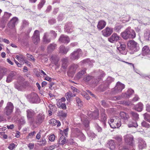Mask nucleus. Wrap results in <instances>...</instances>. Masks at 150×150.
<instances>
[{
    "mask_svg": "<svg viewBox=\"0 0 150 150\" xmlns=\"http://www.w3.org/2000/svg\"><path fill=\"white\" fill-rule=\"evenodd\" d=\"M15 113L16 115H20L21 113V112L18 108H16Z\"/></svg>",
    "mask_w": 150,
    "mask_h": 150,
    "instance_id": "61",
    "label": "nucleus"
},
{
    "mask_svg": "<svg viewBox=\"0 0 150 150\" xmlns=\"http://www.w3.org/2000/svg\"><path fill=\"white\" fill-rule=\"evenodd\" d=\"M57 105L59 108L64 110L66 109V106L65 103L61 102L60 100H58Z\"/></svg>",
    "mask_w": 150,
    "mask_h": 150,
    "instance_id": "37",
    "label": "nucleus"
},
{
    "mask_svg": "<svg viewBox=\"0 0 150 150\" xmlns=\"http://www.w3.org/2000/svg\"><path fill=\"white\" fill-rule=\"evenodd\" d=\"M40 143L39 144L42 146L45 145L47 143V142L45 138H42V140L40 141Z\"/></svg>",
    "mask_w": 150,
    "mask_h": 150,
    "instance_id": "55",
    "label": "nucleus"
},
{
    "mask_svg": "<svg viewBox=\"0 0 150 150\" xmlns=\"http://www.w3.org/2000/svg\"><path fill=\"white\" fill-rule=\"evenodd\" d=\"M130 114L131 115L132 119L135 121H136L139 119V115L137 113L133 111H131Z\"/></svg>",
    "mask_w": 150,
    "mask_h": 150,
    "instance_id": "40",
    "label": "nucleus"
},
{
    "mask_svg": "<svg viewBox=\"0 0 150 150\" xmlns=\"http://www.w3.org/2000/svg\"><path fill=\"white\" fill-rule=\"evenodd\" d=\"M120 38V37L116 33H114L108 38V40L110 42L113 43L119 40Z\"/></svg>",
    "mask_w": 150,
    "mask_h": 150,
    "instance_id": "16",
    "label": "nucleus"
},
{
    "mask_svg": "<svg viewBox=\"0 0 150 150\" xmlns=\"http://www.w3.org/2000/svg\"><path fill=\"white\" fill-rule=\"evenodd\" d=\"M56 146V145L55 144L46 146L44 147L43 150H52L54 149Z\"/></svg>",
    "mask_w": 150,
    "mask_h": 150,
    "instance_id": "44",
    "label": "nucleus"
},
{
    "mask_svg": "<svg viewBox=\"0 0 150 150\" xmlns=\"http://www.w3.org/2000/svg\"><path fill=\"white\" fill-rule=\"evenodd\" d=\"M26 122L24 117H21L20 119V123L21 124L23 125Z\"/></svg>",
    "mask_w": 150,
    "mask_h": 150,
    "instance_id": "56",
    "label": "nucleus"
},
{
    "mask_svg": "<svg viewBox=\"0 0 150 150\" xmlns=\"http://www.w3.org/2000/svg\"><path fill=\"white\" fill-rule=\"evenodd\" d=\"M134 92V91L131 89H129L127 91L126 93L122 94L124 97L126 98H129Z\"/></svg>",
    "mask_w": 150,
    "mask_h": 150,
    "instance_id": "32",
    "label": "nucleus"
},
{
    "mask_svg": "<svg viewBox=\"0 0 150 150\" xmlns=\"http://www.w3.org/2000/svg\"><path fill=\"white\" fill-rule=\"evenodd\" d=\"M18 19L17 17L13 18L8 23V27L11 29H13L15 27L16 25L18 23Z\"/></svg>",
    "mask_w": 150,
    "mask_h": 150,
    "instance_id": "15",
    "label": "nucleus"
},
{
    "mask_svg": "<svg viewBox=\"0 0 150 150\" xmlns=\"http://www.w3.org/2000/svg\"><path fill=\"white\" fill-rule=\"evenodd\" d=\"M73 134L74 136L78 137L82 141H84L86 139V137L84 134L77 128L74 129Z\"/></svg>",
    "mask_w": 150,
    "mask_h": 150,
    "instance_id": "9",
    "label": "nucleus"
},
{
    "mask_svg": "<svg viewBox=\"0 0 150 150\" xmlns=\"http://www.w3.org/2000/svg\"><path fill=\"white\" fill-rule=\"evenodd\" d=\"M87 115L88 116L92 119H97L99 117V111L98 110H95L94 112L90 111L88 112Z\"/></svg>",
    "mask_w": 150,
    "mask_h": 150,
    "instance_id": "13",
    "label": "nucleus"
},
{
    "mask_svg": "<svg viewBox=\"0 0 150 150\" xmlns=\"http://www.w3.org/2000/svg\"><path fill=\"white\" fill-rule=\"evenodd\" d=\"M69 50V48L68 47H65L64 46H61L59 47V52L60 53L64 54H67V52Z\"/></svg>",
    "mask_w": 150,
    "mask_h": 150,
    "instance_id": "28",
    "label": "nucleus"
},
{
    "mask_svg": "<svg viewBox=\"0 0 150 150\" xmlns=\"http://www.w3.org/2000/svg\"><path fill=\"white\" fill-rule=\"evenodd\" d=\"M143 107V104L141 103H139L135 106L134 109L138 112H141L142 110Z\"/></svg>",
    "mask_w": 150,
    "mask_h": 150,
    "instance_id": "35",
    "label": "nucleus"
},
{
    "mask_svg": "<svg viewBox=\"0 0 150 150\" xmlns=\"http://www.w3.org/2000/svg\"><path fill=\"white\" fill-rule=\"evenodd\" d=\"M4 75V70L2 69H0V80L2 79Z\"/></svg>",
    "mask_w": 150,
    "mask_h": 150,
    "instance_id": "60",
    "label": "nucleus"
},
{
    "mask_svg": "<svg viewBox=\"0 0 150 150\" xmlns=\"http://www.w3.org/2000/svg\"><path fill=\"white\" fill-rule=\"evenodd\" d=\"M26 116L28 120L30 123L33 122L35 113L31 109H27L26 111Z\"/></svg>",
    "mask_w": 150,
    "mask_h": 150,
    "instance_id": "8",
    "label": "nucleus"
},
{
    "mask_svg": "<svg viewBox=\"0 0 150 150\" xmlns=\"http://www.w3.org/2000/svg\"><path fill=\"white\" fill-rule=\"evenodd\" d=\"M93 78V77L92 76L87 75H86L84 77L83 80L85 82L87 83L91 80Z\"/></svg>",
    "mask_w": 150,
    "mask_h": 150,
    "instance_id": "43",
    "label": "nucleus"
},
{
    "mask_svg": "<svg viewBox=\"0 0 150 150\" xmlns=\"http://www.w3.org/2000/svg\"><path fill=\"white\" fill-rule=\"evenodd\" d=\"M59 142L62 145L65 144L66 142V139L64 136H62L59 139Z\"/></svg>",
    "mask_w": 150,
    "mask_h": 150,
    "instance_id": "47",
    "label": "nucleus"
},
{
    "mask_svg": "<svg viewBox=\"0 0 150 150\" xmlns=\"http://www.w3.org/2000/svg\"><path fill=\"white\" fill-rule=\"evenodd\" d=\"M138 148L140 149H142L146 146V144L145 142L142 138L139 139Z\"/></svg>",
    "mask_w": 150,
    "mask_h": 150,
    "instance_id": "22",
    "label": "nucleus"
},
{
    "mask_svg": "<svg viewBox=\"0 0 150 150\" xmlns=\"http://www.w3.org/2000/svg\"><path fill=\"white\" fill-rule=\"evenodd\" d=\"M49 36H50L52 37V38L55 39L57 36V34L55 33L54 31L53 30H51L50 32V33L49 34H48Z\"/></svg>",
    "mask_w": 150,
    "mask_h": 150,
    "instance_id": "49",
    "label": "nucleus"
},
{
    "mask_svg": "<svg viewBox=\"0 0 150 150\" xmlns=\"http://www.w3.org/2000/svg\"><path fill=\"white\" fill-rule=\"evenodd\" d=\"M125 87V86L124 84L118 82L117 83L115 86L112 89V93L113 94H116L121 92L124 88Z\"/></svg>",
    "mask_w": 150,
    "mask_h": 150,
    "instance_id": "7",
    "label": "nucleus"
},
{
    "mask_svg": "<svg viewBox=\"0 0 150 150\" xmlns=\"http://www.w3.org/2000/svg\"><path fill=\"white\" fill-rule=\"evenodd\" d=\"M30 101L33 103H38L40 101V99L38 95L35 93H32L30 95Z\"/></svg>",
    "mask_w": 150,
    "mask_h": 150,
    "instance_id": "12",
    "label": "nucleus"
},
{
    "mask_svg": "<svg viewBox=\"0 0 150 150\" xmlns=\"http://www.w3.org/2000/svg\"><path fill=\"white\" fill-rule=\"evenodd\" d=\"M143 116L145 120L150 123V114L145 113L143 115Z\"/></svg>",
    "mask_w": 150,
    "mask_h": 150,
    "instance_id": "46",
    "label": "nucleus"
},
{
    "mask_svg": "<svg viewBox=\"0 0 150 150\" xmlns=\"http://www.w3.org/2000/svg\"><path fill=\"white\" fill-rule=\"evenodd\" d=\"M81 121L82 122L83 125L86 127L89 126V122L86 116L83 115L81 117Z\"/></svg>",
    "mask_w": 150,
    "mask_h": 150,
    "instance_id": "26",
    "label": "nucleus"
},
{
    "mask_svg": "<svg viewBox=\"0 0 150 150\" xmlns=\"http://www.w3.org/2000/svg\"><path fill=\"white\" fill-rule=\"evenodd\" d=\"M108 123L112 128H118L121 125L120 120L118 117H113L110 119Z\"/></svg>",
    "mask_w": 150,
    "mask_h": 150,
    "instance_id": "2",
    "label": "nucleus"
},
{
    "mask_svg": "<svg viewBox=\"0 0 150 150\" xmlns=\"http://www.w3.org/2000/svg\"><path fill=\"white\" fill-rule=\"evenodd\" d=\"M62 66L61 68L63 69H65L68 66V60L67 58H64L62 59L61 60Z\"/></svg>",
    "mask_w": 150,
    "mask_h": 150,
    "instance_id": "25",
    "label": "nucleus"
},
{
    "mask_svg": "<svg viewBox=\"0 0 150 150\" xmlns=\"http://www.w3.org/2000/svg\"><path fill=\"white\" fill-rule=\"evenodd\" d=\"M79 66L77 64H73L69 67V71L71 73H74L76 71Z\"/></svg>",
    "mask_w": 150,
    "mask_h": 150,
    "instance_id": "34",
    "label": "nucleus"
},
{
    "mask_svg": "<svg viewBox=\"0 0 150 150\" xmlns=\"http://www.w3.org/2000/svg\"><path fill=\"white\" fill-rule=\"evenodd\" d=\"M115 139L119 142H120L122 141V138L121 137L119 136H116L115 137Z\"/></svg>",
    "mask_w": 150,
    "mask_h": 150,
    "instance_id": "64",
    "label": "nucleus"
},
{
    "mask_svg": "<svg viewBox=\"0 0 150 150\" xmlns=\"http://www.w3.org/2000/svg\"><path fill=\"white\" fill-rule=\"evenodd\" d=\"M126 47V45L123 42H119L117 45V48L120 52L122 53V51L125 50Z\"/></svg>",
    "mask_w": 150,
    "mask_h": 150,
    "instance_id": "24",
    "label": "nucleus"
},
{
    "mask_svg": "<svg viewBox=\"0 0 150 150\" xmlns=\"http://www.w3.org/2000/svg\"><path fill=\"white\" fill-rule=\"evenodd\" d=\"M138 126V125L137 123V122L135 121L134 122H132L131 123H129V124L128 125V127H136Z\"/></svg>",
    "mask_w": 150,
    "mask_h": 150,
    "instance_id": "48",
    "label": "nucleus"
},
{
    "mask_svg": "<svg viewBox=\"0 0 150 150\" xmlns=\"http://www.w3.org/2000/svg\"><path fill=\"white\" fill-rule=\"evenodd\" d=\"M14 108V106L12 103L11 102H8L4 109V114L7 116L10 115L13 112Z\"/></svg>",
    "mask_w": 150,
    "mask_h": 150,
    "instance_id": "4",
    "label": "nucleus"
},
{
    "mask_svg": "<svg viewBox=\"0 0 150 150\" xmlns=\"http://www.w3.org/2000/svg\"><path fill=\"white\" fill-rule=\"evenodd\" d=\"M58 115L62 117H65L67 116V114L63 111H60L59 112Z\"/></svg>",
    "mask_w": 150,
    "mask_h": 150,
    "instance_id": "51",
    "label": "nucleus"
},
{
    "mask_svg": "<svg viewBox=\"0 0 150 150\" xmlns=\"http://www.w3.org/2000/svg\"><path fill=\"white\" fill-rule=\"evenodd\" d=\"M150 52V50L149 47L147 46H144L142 48V54L144 56H148Z\"/></svg>",
    "mask_w": 150,
    "mask_h": 150,
    "instance_id": "20",
    "label": "nucleus"
},
{
    "mask_svg": "<svg viewBox=\"0 0 150 150\" xmlns=\"http://www.w3.org/2000/svg\"><path fill=\"white\" fill-rule=\"evenodd\" d=\"M50 59L52 63L59 67V65L58 64V62L59 59L57 56L55 55L52 56L51 58Z\"/></svg>",
    "mask_w": 150,
    "mask_h": 150,
    "instance_id": "30",
    "label": "nucleus"
},
{
    "mask_svg": "<svg viewBox=\"0 0 150 150\" xmlns=\"http://www.w3.org/2000/svg\"><path fill=\"white\" fill-rule=\"evenodd\" d=\"M113 32V29L108 27H106L102 31V35L105 37L109 36Z\"/></svg>",
    "mask_w": 150,
    "mask_h": 150,
    "instance_id": "11",
    "label": "nucleus"
},
{
    "mask_svg": "<svg viewBox=\"0 0 150 150\" xmlns=\"http://www.w3.org/2000/svg\"><path fill=\"white\" fill-rule=\"evenodd\" d=\"M45 118V115L43 113H40L38 115L36 118L37 123L39 124L41 123L44 121Z\"/></svg>",
    "mask_w": 150,
    "mask_h": 150,
    "instance_id": "21",
    "label": "nucleus"
},
{
    "mask_svg": "<svg viewBox=\"0 0 150 150\" xmlns=\"http://www.w3.org/2000/svg\"><path fill=\"white\" fill-rule=\"evenodd\" d=\"M95 127L96 129L99 132H101L102 131V128L99 126L97 123L95 124Z\"/></svg>",
    "mask_w": 150,
    "mask_h": 150,
    "instance_id": "57",
    "label": "nucleus"
},
{
    "mask_svg": "<svg viewBox=\"0 0 150 150\" xmlns=\"http://www.w3.org/2000/svg\"><path fill=\"white\" fill-rule=\"evenodd\" d=\"M59 41L60 42L67 44L70 42V39L67 36L62 35L60 36Z\"/></svg>",
    "mask_w": 150,
    "mask_h": 150,
    "instance_id": "14",
    "label": "nucleus"
},
{
    "mask_svg": "<svg viewBox=\"0 0 150 150\" xmlns=\"http://www.w3.org/2000/svg\"><path fill=\"white\" fill-rule=\"evenodd\" d=\"M106 23L104 21L101 20L100 21L97 25V27L99 30H101L105 26Z\"/></svg>",
    "mask_w": 150,
    "mask_h": 150,
    "instance_id": "29",
    "label": "nucleus"
},
{
    "mask_svg": "<svg viewBox=\"0 0 150 150\" xmlns=\"http://www.w3.org/2000/svg\"><path fill=\"white\" fill-rule=\"evenodd\" d=\"M99 74L100 75V77L98 78V80H94V81L91 84V86L92 87H94L97 86L98 81H100V79L102 77H104L105 76L104 72L103 71L100 70V71Z\"/></svg>",
    "mask_w": 150,
    "mask_h": 150,
    "instance_id": "19",
    "label": "nucleus"
},
{
    "mask_svg": "<svg viewBox=\"0 0 150 150\" xmlns=\"http://www.w3.org/2000/svg\"><path fill=\"white\" fill-rule=\"evenodd\" d=\"M57 46V45L55 43L50 44L47 47V50L49 52H51L53 51Z\"/></svg>",
    "mask_w": 150,
    "mask_h": 150,
    "instance_id": "36",
    "label": "nucleus"
},
{
    "mask_svg": "<svg viewBox=\"0 0 150 150\" xmlns=\"http://www.w3.org/2000/svg\"><path fill=\"white\" fill-rule=\"evenodd\" d=\"M11 13H9L7 12L4 13V15L3 16V20L4 21L7 20L11 16Z\"/></svg>",
    "mask_w": 150,
    "mask_h": 150,
    "instance_id": "42",
    "label": "nucleus"
},
{
    "mask_svg": "<svg viewBox=\"0 0 150 150\" xmlns=\"http://www.w3.org/2000/svg\"><path fill=\"white\" fill-rule=\"evenodd\" d=\"M49 35L47 33H46L44 34L43 38L44 42L48 43L51 41V39L49 38Z\"/></svg>",
    "mask_w": 150,
    "mask_h": 150,
    "instance_id": "38",
    "label": "nucleus"
},
{
    "mask_svg": "<svg viewBox=\"0 0 150 150\" xmlns=\"http://www.w3.org/2000/svg\"><path fill=\"white\" fill-rule=\"evenodd\" d=\"M16 73L14 71L11 72L7 77L6 82L9 83L13 79H15L16 77Z\"/></svg>",
    "mask_w": 150,
    "mask_h": 150,
    "instance_id": "18",
    "label": "nucleus"
},
{
    "mask_svg": "<svg viewBox=\"0 0 150 150\" xmlns=\"http://www.w3.org/2000/svg\"><path fill=\"white\" fill-rule=\"evenodd\" d=\"M141 124L143 127H145L149 128L150 126V125L145 121H143Z\"/></svg>",
    "mask_w": 150,
    "mask_h": 150,
    "instance_id": "52",
    "label": "nucleus"
},
{
    "mask_svg": "<svg viewBox=\"0 0 150 150\" xmlns=\"http://www.w3.org/2000/svg\"><path fill=\"white\" fill-rule=\"evenodd\" d=\"M29 24L28 22L25 20H23V21L22 22V27H26Z\"/></svg>",
    "mask_w": 150,
    "mask_h": 150,
    "instance_id": "62",
    "label": "nucleus"
},
{
    "mask_svg": "<svg viewBox=\"0 0 150 150\" xmlns=\"http://www.w3.org/2000/svg\"><path fill=\"white\" fill-rule=\"evenodd\" d=\"M27 83L26 81L21 79V80H18L14 85L15 88L18 91H23L27 86Z\"/></svg>",
    "mask_w": 150,
    "mask_h": 150,
    "instance_id": "3",
    "label": "nucleus"
},
{
    "mask_svg": "<svg viewBox=\"0 0 150 150\" xmlns=\"http://www.w3.org/2000/svg\"><path fill=\"white\" fill-rule=\"evenodd\" d=\"M72 23L70 22L66 25L64 27V31L68 33H71L73 31Z\"/></svg>",
    "mask_w": 150,
    "mask_h": 150,
    "instance_id": "23",
    "label": "nucleus"
},
{
    "mask_svg": "<svg viewBox=\"0 0 150 150\" xmlns=\"http://www.w3.org/2000/svg\"><path fill=\"white\" fill-rule=\"evenodd\" d=\"M107 145L111 149H114L115 147V142L113 140H111L108 141Z\"/></svg>",
    "mask_w": 150,
    "mask_h": 150,
    "instance_id": "33",
    "label": "nucleus"
},
{
    "mask_svg": "<svg viewBox=\"0 0 150 150\" xmlns=\"http://www.w3.org/2000/svg\"><path fill=\"white\" fill-rule=\"evenodd\" d=\"M82 54V52L81 49H78L73 52L70 55V58L72 60L79 59Z\"/></svg>",
    "mask_w": 150,
    "mask_h": 150,
    "instance_id": "6",
    "label": "nucleus"
},
{
    "mask_svg": "<svg viewBox=\"0 0 150 150\" xmlns=\"http://www.w3.org/2000/svg\"><path fill=\"white\" fill-rule=\"evenodd\" d=\"M86 73V69H84L79 71L77 74V77L78 79L81 78L83 75Z\"/></svg>",
    "mask_w": 150,
    "mask_h": 150,
    "instance_id": "41",
    "label": "nucleus"
},
{
    "mask_svg": "<svg viewBox=\"0 0 150 150\" xmlns=\"http://www.w3.org/2000/svg\"><path fill=\"white\" fill-rule=\"evenodd\" d=\"M114 81V79L111 77H108L106 81L105 85H108L111 82Z\"/></svg>",
    "mask_w": 150,
    "mask_h": 150,
    "instance_id": "45",
    "label": "nucleus"
},
{
    "mask_svg": "<svg viewBox=\"0 0 150 150\" xmlns=\"http://www.w3.org/2000/svg\"><path fill=\"white\" fill-rule=\"evenodd\" d=\"M122 25H116L114 29L116 31V32H118L119 31H120V30L122 28Z\"/></svg>",
    "mask_w": 150,
    "mask_h": 150,
    "instance_id": "53",
    "label": "nucleus"
},
{
    "mask_svg": "<svg viewBox=\"0 0 150 150\" xmlns=\"http://www.w3.org/2000/svg\"><path fill=\"white\" fill-rule=\"evenodd\" d=\"M76 100L78 106L81 107L82 105V103L80 98L78 97H76Z\"/></svg>",
    "mask_w": 150,
    "mask_h": 150,
    "instance_id": "54",
    "label": "nucleus"
},
{
    "mask_svg": "<svg viewBox=\"0 0 150 150\" xmlns=\"http://www.w3.org/2000/svg\"><path fill=\"white\" fill-rule=\"evenodd\" d=\"M125 140L127 145L130 146H132L133 145V137L132 136H129L127 135L124 137Z\"/></svg>",
    "mask_w": 150,
    "mask_h": 150,
    "instance_id": "17",
    "label": "nucleus"
},
{
    "mask_svg": "<svg viewBox=\"0 0 150 150\" xmlns=\"http://www.w3.org/2000/svg\"><path fill=\"white\" fill-rule=\"evenodd\" d=\"M121 118L124 120H127L129 117L128 115L124 112H122L120 113Z\"/></svg>",
    "mask_w": 150,
    "mask_h": 150,
    "instance_id": "39",
    "label": "nucleus"
},
{
    "mask_svg": "<svg viewBox=\"0 0 150 150\" xmlns=\"http://www.w3.org/2000/svg\"><path fill=\"white\" fill-rule=\"evenodd\" d=\"M119 103L120 104H123L126 106H129L131 105V103L130 102L125 101L119 102Z\"/></svg>",
    "mask_w": 150,
    "mask_h": 150,
    "instance_id": "50",
    "label": "nucleus"
},
{
    "mask_svg": "<svg viewBox=\"0 0 150 150\" xmlns=\"http://www.w3.org/2000/svg\"><path fill=\"white\" fill-rule=\"evenodd\" d=\"M49 123L53 126L57 125V127L61 125V123L59 120H57L54 119H52L50 120Z\"/></svg>",
    "mask_w": 150,
    "mask_h": 150,
    "instance_id": "27",
    "label": "nucleus"
},
{
    "mask_svg": "<svg viewBox=\"0 0 150 150\" xmlns=\"http://www.w3.org/2000/svg\"><path fill=\"white\" fill-rule=\"evenodd\" d=\"M107 119V116L105 113L104 112L101 113L100 121L103 123L104 126L106 125Z\"/></svg>",
    "mask_w": 150,
    "mask_h": 150,
    "instance_id": "31",
    "label": "nucleus"
},
{
    "mask_svg": "<svg viewBox=\"0 0 150 150\" xmlns=\"http://www.w3.org/2000/svg\"><path fill=\"white\" fill-rule=\"evenodd\" d=\"M122 36L125 39L128 38H133L135 37L136 34L134 31L128 27L125 31L122 33Z\"/></svg>",
    "mask_w": 150,
    "mask_h": 150,
    "instance_id": "1",
    "label": "nucleus"
},
{
    "mask_svg": "<svg viewBox=\"0 0 150 150\" xmlns=\"http://www.w3.org/2000/svg\"><path fill=\"white\" fill-rule=\"evenodd\" d=\"M16 146V145L14 143L10 144L8 147V148L11 150H12L14 149Z\"/></svg>",
    "mask_w": 150,
    "mask_h": 150,
    "instance_id": "58",
    "label": "nucleus"
},
{
    "mask_svg": "<svg viewBox=\"0 0 150 150\" xmlns=\"http://www.w3.org/2000/svg\"><path fill=\"white\" fill-rule=\"evenodd\" d=\"M150 31L149 30H145L144 33V36L146 38H149L150 35Z\"/></svg>",
    "mask_w": 150,
    "mask_h": 150,
    "instance_id": "59",
    "label": "nucleus"
},
{
    "mask_svg": "<svg viewBox=\"0 0 150 150\" xmlns=\"http://www.w3.org/2000/svg\"><path fill=\"white\" fill-rule=\"evenodd\" d=\"M34 146V144L33 143H30L28 145V147L30 150L33 149Z\"/></svg>",
    "mask_w": 150,
    "mask_h": 150,
    "instance_id": "63",
    "label": "nucleus"
},
{
    "mask_svg": "<svg viewBox=\"0 0 150 150\" xmlns=\"http://www.w3.org/2000/svg\"><path fill=\"white\" fill-rule=\"evenodd\" d=\"M128 47L134 51H137L139 49V45L133 40H130L127 43Z\"/></svg>",
    "mask_w": 150,
    "mask_h": 150,
    "instance_id": "5",
    "label": "nucleus"
},
{
    "mask_svg": "<svg viewBox=\"0 0 150 150\" xmlns=\"http://www.w3.org/2000/svg\"><path fill=\"white\" fill-rule=\"evenodd\" d=\"M32 40L34 43L35 45L40 42V33L38 30H36L34 31L33 36L32 37Z\"/></svg>",
    "mask_w": 150,
    "mask_h": 150,
    "instance_id": "10",
    "label": "nucleus"
}]
</instances>
